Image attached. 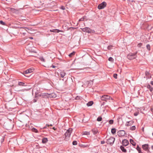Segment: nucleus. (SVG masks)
Masks as SVG:
<instances>
[{
  "label": "nucleus",
  "mask_w": 153,
  "mask_h": 153,
  "mask_svg": "<svg viewBox=\"0 0 153 153\" xmlns=\"http://www.w3.org/2000/svg\"><path fill=\"white\" fill-rule=\"evenodd\" d=\"M72 129L69 128V129L67 130L66 132L64 134V136L65 138V141H67L69 139V138L71 135V134L72 131Z\"/></svg>",
  "instance_id": "nucleus-1"
},
{
  "label": "nucleus",
  "mask_w": 153,
  "mask_h": 153,
  "mask_svg": "<svg viewBox=\"0 0 153 153\" xmlns=\"http://www.w3.org/2000/svg\"><path fill=\"white\" fill-rule=\"evenodd\" d=\"M100 98L102 100L105 101L107 102L109 100H113V99L110 96L108 95H104L102 96Z\"/></svg>",
  "instance_id": "nucleus-2"
},
{
  "label": "nucleus",
  "mask_w": 153,
  "mask_h": 153,
  "mask_svg": "<svg viewBox=\"0 0 153 153\" xmlns=\"http://www.w3.org/2000/svg\"><path fill=\"white\" fill-rule=\"evenodd\" d=\"M137 52L130 53L127 56V58L129 59H133L136 58L137 57Z\"/></svg>",
  "instance_id": "nucleus-3"
},
{
  "label": "nucleus",
  "mask_w": 153,
  "mask_h": 153,
  "mask_svg": "<svg viewBox=\"0 0 153 153\" xmlns=\"http://www.w3.org/2000/svg\"><path fill=\"white\" fill-rule=\"evenodd\" d=\"M81 29L82 31L87 32L88 33H94V30H92L90 28L88 27H86Z\"/></svg>",
  "instance_id": "nucleus-4"
},
{
  "label": "nucleus",
  "mask_w": 153,
  "mask_h": 153,
  "mask_svg": "<svg viewBox=\"0 0 153 153\" xmlns=\"http://www.w3.org/2000/svg\"><path fill=\"white\" fill-rule=\"evenodd\" d=\"M115 138L113 137H110L107 141L106 143L108 144L112 145L114 143Z\"/></svg>",
  "instance_id": "nucleus-5"
},
{
  "label": "nucleus",
  "mask_w": 153,
  "mask_h": 153,
  "mask_svg": "<svg viewBox=\"0 0 153 153\" xmlns=\"http://www.w3.org/2000/svg\"><path fill=\"white\" fill-rule=\"evenodd\" d=\"M106 4H107L106 2L105 1L103 2L98 5V8L99 9H103L106 7Z\"/></svg>",
  "instance_id": "nucleus-6"
},
{
  "label": "nucleus",
  "mask_w": 153,
  "mask_h": 153,
  "mask_svg": "<svg viewBox=\"0 0 153 153\" xmlns=\"http://www.w3.org/2000/svg\"><path fill=\"white\" fill-rule=\"evenodd\" d=\"M36 95L37 96H39L42 98L47 97L48 96V94L46 93H40L39 94H37L36 93Z\"/></svg>",
  "instance_id": "nucleus-7"
},
{
  "label": "nucleus",
  "mask_w": 153,
  "mask_h": 153,
  "mask_svg": "<svg viewBox=\"0 0 153 153\" xmlns=\"http://www.w3.org/2000/svg\"><path fill=\"white\" fill-rule=\"evenodd\" d=\"M126 132L124 130H120L117 132V135L119 137L124 136Z\"/></svg>",
  "instance_id": "nucleus-8"
},
{
  "label": "nucleus",
  "mask_w": 153,
  "mask_h": 153,
  "mask_svg": "<svg viewBox=\"0 0 153 153\" xmlns=\"http://www.w3.org/2000/svg\"><path fill=\"white\" fill-rule=\"evenodd\" d=\"M142 148L144 150L146 151H147L148 152H149V145L148 144H145L142 145Z\"/></svg>",
  "instance_id": "nucleus-9"
},
{
  "label": "nucleus",
  "mask_w": 153,
  "mask_h": 153,
  "mask_svg": "<svg viewBox=\"0 0 153 153\" xmlns=\"http://www.w3.org/2000/svg\"><path fill=\"white\" fill-rule=\"evenodd\" d=\"M33 69H34L33 68H31L25 71L24 72V73L25 74L30 73L33 72Z\"/></svg>",
  "instance_id": "nucleus-10"
},
{
  "label": "nucleus",
  "mask_w": 153,
  "mask_h": 153,
  "mask_svg": "<svg viewBox=\"0 0 153 153\" xmlns=\"http://www.w3.org/2000/svg\"><path fill=\"white\" fill-rule=\"evenodd\" d=\"M128 144L129 142L126 139H124L123 140L122 144L124 146H126L128 145Z\"/></svg>",
  "instance_id": "nucleus-11"
},
{
  "label": "nucleus",
  "mask_w": 153,
  "mask_h": 153,
  "mask_svg": "<svg viewBox=\"0 0 153 153\" xmlns=\"http://www.w3.org/2000/svg\"><path fill=\"white\" fill-rule=\"evenodd\" d=\"M134 123L133 120H131L127 122L125 124V126H128L132 125Z\"/></svg>",
  "instance_id": "nucleus-12"
},
{
  "label": "nucleus",
  "mask_w": 153,
  "mask_h": 153,
  "mask_svg": "<svg viewBox=\"0 0 153 153\" xmlns=\"http://www.w3.org/2000/svg\"><path fill=\"white\" fill-rule=\"evenodd\" d=\"M91 131L94 134H96L98 132V130L96 128H94L92 129Z\"/></svg>",
  "instance_id": "nucleus-13"
},
{
  "label": "nucleus",
  "mask_w": 153,
  "mask_h": 153,
  "mask_svg": "<svg viewBox=\"0 0 153 153\" xmlns=\"http://www.w3.org/2000/svg\"><path fill=\"white\" fill-rule=\"evenodd\" d=\"M50 31L51 32L59 33V32H62V31L59 30L58 29H53L50 30Z\"/></svg>",
  "instance_id": "nucleus-14"
},
{
  "label": "nucleus",
  "mask_w": 153,
  "mask_h": 153,
  "mask_svg": "<svg viewBox=\"0 0 153 153\" xmlns=\"http://www.w3.org/2000/svg\"><path fill=\"white\" fill-rule=\"evenodd\" d=\"M120 149L123 152H127V151L126 149H125L124 147L123 146H120Z\"/></svg>",
  "instance_id": "nucleus-15"
},
{
  "label": "nucleus",
  "mask_w": 153,
  "mask_h": 153,
  "mask_svg": "<svg viewBox=\"0 0 153 153\" xmlns=\"http://www.w3.org/2000/svg\"><path fill=\"white\" fill-rule=\"evenodd\" d=\"M66 73L64 71H62L60 73V76L63 78L65 76Z\"/></svg>",
  "instance_id": "nucleus-16"
},
{
  "label": "nucleus",
  "mask_w": 153,
  "mask_h": 153,
  "mask_svg": "<svg viewBox=\"0 0 153 153\" xmlns=\"http://www.w3.org/2000/svg\"><path fill=\"white\" fill-rule=\"evenodd\" d=\"M48 141V139L47 138H43L42 139V143H45Z\"/></svg>",
  "instance_id": "nucleus-17"
},
{
  "label": "nucleus",
  "mask_w": 153,
  "mask_h": 153,
  "mask_svg": "<svg viewBox=\"0 0 153 153\" xmlns=\"http://www.w3.org/2000/svg\"><path fill=\"white\" fill-rule=\"evenodd\" d=\"M147 88L149 89L150 91H152L153 90V88L150 85H147Z\"/></svg>",
  "instance_id": "nucleus-18"
},
{
  "label": "nucleus",
  "mask_w": 153,
  "mask_h": 153,
  "mask_svg": "<svg viewBox=\"0 0 153 153\" xmlns=\"http://www.w3.org/2000/svg\"><path fill=\"white\" fill-rule=\"evenodd\" d=\"M130 141L131 144L133 146H135L136 145V143L134 142L133 140L131 139L130 140Z\"/></svg>",
  "instance_id": "nucleus-19"
},
{
  "label": "nucleus",
  "mask_w": 153,
  "mask_h": 153,
  "mask_svg": "<svg viewBox=\"0 0 153 153\" xmlns=\"http://www.w3.org/2000/svg\"><path fill=\"white\" fill-rule=\"evenodd\" d=\"M93 104V101H90L87 103V105L88 106L92 105Z\"/></svg>",
  "instance_id": "nucleus-20"
},
{
  "label": "nucleus",
  "mask_w": 153,
  "mask_h": 153,
  "mask_svg": "<svg viewBox=\"0 0 153 153\" xmlns=\"http://www.w3.org/2000/svg\"><path fill=\"white\" fill-rule=\"evenodd\" d=\"M136 149L138 151L139 153H141L142 152L140 150V148L139 147V146H137Z\"/></svg>",
  "instance_id": "nucleus-21"
},
{
  "label": "nucleus",
  "mask_w": 153,
  "mask_h": 153,
  "mask_svg": "<svg viewBox=\"0 0 153 153\" xmlns=\"http://www.w3.org/2000/svg\"><path fill=\"white\" fill-rule=\"evenodd\" d=\"M32 131L34 132L35 133H37L38 132V131L35 128H33L32 129Z\"/></svg>",
  "instance_id": "nucleus-22"
},
{
  "label": "nucleus",
  "mask_w": 153,
  "mask_h": 153,
  "mask_svg": "<svg viewBox=\"0 0 153 153\" xmlns=\"http://www.w3.org/2000/svg\"><path fill=\"white\" fill-rule=\"evenodd\" d=\"M116 130L115 128H112L111 130V132L112 134H114L116 133Z\"/></svg>",
  "instance_id": "nucleus-23"
},
{
  "label": "nucleus",
  "mask_w": 153,
  "mask_h": 153,
  "mask_svg": "<svg viewBox=\"0 0 153 153\" xmlns=\"http://www.w3.org/2000/svg\"><path fill=\"white\" fill-rule=\"evenodd\" d=\"M18 85L19 86H24L25 85V83L23 82H19L18 83Z\"/></svg>",
  "instance_id": "nucleus-24"
},
{
  "label": "nucleus",
  "mask_w": 153,
  "mask_h": 153,
  "mask_svg": "<svg viewBox=\"0 0 153 153\" xmlns=\"http://www.w3.org/2000/svg\"><path fill=\"white\" fill-rule=\"evenodd\" d=\"M108 60L109 61L112 62H113L114 61V59L111 57H109Z\"/></svg>",
  "instance_id": "nucleus-25"
},
{
  "label": "nucleus",
  "mask_w": 153,
  "mask_h": 153,
  "mask_svg": "<svg viewBox=\"0 0 153 153\" xmlns=\"http://www.w3.org/2000/svg\"><path fill=\"white\" fill-rule=\"evenodd\" d=\"M75 54V52H73L71 53L69 55V56L70 57H72L73 55H74Z\"/></svg>",
  "instance_id": "nucleus-26"
},
{
  "label": "nucleus",
  "mask_w": 153,
  "mask_h": 153,
  "mask_svg": "<svg viewBox=\"0 0 153 153\" xmlns=\"http://www.w3.org/2000/svg\"><path fill=\"white\" fill-rule=\"evenodd\" d=\"M130 129L131 130H134L136 129V127L135 126H134L131 127Z\"/></svg>",
  "instance_id": "nucleus-27"
},
{
  "label": "nucleus",
  "mask_w": 153,
  "mask_h": 153,
  "mask_svg": "<svg viewBox=\"0 0 153 153\" xmlns=\"http://www.w3.org/2000/svg\"><path fill=\"white\" fill-rule=\"evenodd\" d=\"M102 120V118L101 117H99L97 119V121H100Z\"/></svg>",
  "instance_id": "nucleus-28"
},
{
  "label": "nucleus",
  "mask_w": 153,
  "mask_h": 153,
  "mask_svg": "<svg viewBox=\"0 0 153 153\" xmlns=\"http://www.w3.org/2000/svg\"><path fill=\"white\" fill-rule=\"evenodd\" d=\"M146 48L149 51L150 50V45L149 44H147L146 46Z\"/></svg>",
  "instance_id": "nucleus-29"
},
{
  "label": "nucleus",
  "mask_w": 153,
  "mask_h": 153,
  "mask_svg": "<svg viewBox=\"0 0 153 153\" xmlns=\"http://www.w3.org/2000/svg\"><path fill=\"white\" fill-rule=\"evenodd\" d=\"M40 60L43 62H45V59L43 58V57L42 56L40 57L39 58Z\"/></svg>",
  "instance_id": "nucleus-30"
},
{
  "label": "nucleus",
  "mask_w": 153,
  "mask_h": 153,
  "mask_svg": "<svg viewBox=\"0 0 153 153\" xmlns=\"http://www.w3.org/2000/svg\"><path fill=\"white\" fill-rule=\"evenodd\" d=\"M72 144L74 145H76L77 144V142L76 141H73Z\"/></svg>",
  "instance_id": "nucleus-31"
},
{
  "label": "nucleus",
  "mask_w": 153,
  "mask_h": 153,
  "mask_svg": "<svg viewBox=\"0 0 153 153\" xmlns=\"http://www.w3.org/2000/svg\"><path fill=\"white\" fill-rule=\"evenodd\" d=\"M114 122V121L112 120H110L109 121V123L110 124H113Z\"/></svg>",
  "instance_id": "nucleus-32"
},
{
  "label": "nucleus",
  "mask_w": 153,
  "mask_h": 153,
  "mask_svg": "<svg viewBox=\"0 0 153 153\" xmlns=\"http://www.w3.org/2000/svg\"><path fill=\"white\" fill-rule=\"evenodd\" d=\"M84 20V16H83L82 18H81L79 20V21L80 22V21H83Z\"/></svg>",
  "instance_id": "nucleus-33"
},
{
  "label": "nucleus",
  "mask_w": 153,
  "mask_h": 153,
  "mask_svg": "<svg viewBox=\"0 0 153 153\" xmlns=\"http://www.w3.org/2000/svg\"><path fill=\"white\" fill-rule=\"evenodd\" d=\"M142 45V44L141 43H140L138 44L137 46L138 47H141Z\"/></svg>",
  "instance_id": "nucleus-34"
},
{
  "label": "nucleus",
  "mask_w": 153,
  "mask_h": 153,
  "mask_svg": "<svg viewBox=\"0 0 153 153\" xmlns=\"http://www.w3.org/2000/svg\"><path fill=\"white\" fill-rule=\"evenodd\" d=\"M117 74H113V77L115 78V79H117Z\"/></svg>",
  "instance_id": "nucleus-35"
},
{
  "label": "nucleus",
  "mask_w": 153,
  "mask_h": 153,
  "mask_svg": "<svg viewBox=\"0 0 153 153\" xmlns=\"http://www.w3.org/2000/svg\"><path fill=\"white\" fill-rule=\"evenodd\" d=\"M0 23L1 24L3 25H4L5 24L4 22L2 21L1 20L0 21Z\"/></svg>",
  "instance_id": "nucleus-36"
},
{
  "label": "nucleus",
  "mask_w": 153,
  "mask_h": 153,
  "mask_svg": "<svg viewBox=\"0 0 153 153\" xmlns=\"http://www.w3.org/2000/svg\"><path fill=\"white\" fill-rule=\"evenodd\" d=\"M51 95L52 97H55L56 96V95L53 93H52Z\"/></svg>",
  "instance_id": "nucleus-37"
},
{
  "label": "nucleus",
  "mask_w": 153,
  "mask_h": 153,
  "mask_svg": "<svg viewBox=\"0 0 153 153\" xmlns=\"http://www.w3.org/2000/svg\"><path fill=\"white\" fill-rule=\"evenodd\" d=\"M112 47V45L109 46H108V49L110 50V49H111V48Z\"/></svg>",
  "instance_id": "nucleus-38"
},
{
  "label": "nucleus",
  "mask_w": 153,
  "mask_h": 153,
  "mask_svg": "<svg viewBox=\"0 0 153 153\" xmlns=\"http://www.w3.org/2000/svg\"><path fill=\"white\" fill-rule=\"evenodd\" d=\"M138 114V113H137V112H136V113H135L134 114V115L135 116H137Z\"/></svg>",
  "instance_id": "nucleus-39"
},
{
  "label": "nucleus",
  "mask_w": 153,
  "mask_h": 153,
  "mask_svg": "<svg viewBox=\"0 0 153 153\" xmlns=\"http://www.w3.org/2000/svg\"><path fill=\"white\" fill-rule=\"evenodd\" d=\"M105 143V142L104 141H102L101 142V143L102 144H104Z\"/></svg>",
  "instance_id": "nucleus-40"
},
{
  "label": "nucleus",
  "mask_w": 153,
  "mask_h": 153,
  "mask_svg": "<svg viewBox=\"0 0 153 153\" xmlns=\"http://www.w3.org/2000/svg\"><path fill=\"white\" fill-rule=\"evenodd\" d=\"M80 98V97L78 96H77L76 97V99H79Z\"/></svg>",
  "instance_id": "nucleus-41"
},
{
  "label": "nucleus",
  "mask_w": 153,
  "mask_h": 153,
  "mask_svg": "<svg viewBox=\"0 0 153 153\" xmlns=\"http://www.w3.org/2000/svg\"><path fill=\"white\" fill-rule=\"evenodd\" d=\"M89 132H86V133H85V134H86V135H87V134H89Z\"/></svg>",
  "instance_id": "nucleus-42"
},
{
  "label": "nucleus",
  "mask_w": 153,
  "mask_h": 153,
  "mask_svg": "<svg viewBox=\"0 0 153 153\" xmlns=\"http://www.w3.org/2000/svg\"><path fill=\"white\" fill-rule=\"evenodd\" d=\"M151 84L153 85V81H152L151 82Z\"/></svg>",
  "instance_id": "nucleus-43"
},
{
  "label": "nucleus",
  "mask_w": 153,
  "mask_h": 153,
  "mask_svg": "<svg viewBox=\"0 0 153 153\" xmlns=\"http://www.w3.org/2000/svg\"><path fill=\"white\" fill-rule=\"evenodd\" d=\"M47 128V126H45L43 128V129H45V128Z\"/></svg>",
  "instance_id": "nucleus-44"
},
{
  "label": "nucleus",
  "mask_w": 153,
  "mask_h": 153,
  "mask_svg": "<svg viewBox=\"0 0 153 153\" xmlns=\"http://www.w3.org/2000/svg\"><path fill=\"white\" fill-rule=\"evenodd\" d=\"M46 126L49 127V125L47 124L46 125Z\"/></svg>",
  "instance_id": "nucleus-45"
},
{
  "label": "nucleus",
  "mask_w": 153,
  "mask_h": 153,
  "mask_svg": "<svg viewBox=\"0 0 153 153\" xmlns=\"http://www.w3.org/2000/svg\"><path fill=\"white\" fill-rule=\"evenodd\" d=\"M36 102V100H33V102Z\"/></svg>",
  "instance_id": "nucleus-46"
},
{
  "label": "nucleus",
  "mask_w": 153,
  "mask_h": 153,
  "mask_svg": "<svg viewBox=\"0 0 153 153\" xmlns=\"http://www.w3.org/2000/svg\"><path fill=\"white\" fill-rule=\"evenodd\" d=\"M55 67H55V66H54V65H52V67L53 68H55Z\"/></svg>",
  "instance_id": "nucleus-47"
},
{
  "label": "nucleus",
  "mask_w": 153,
  "mask_h": 153,
  "mask_svg": "<svg viewBox=\"0 0 153 153\" xmlns=\"http://www.w3.org/2000/svg\"><path fill=\"white\" fill-rule=\"evenodd\" d=\"M53 129L54 130H55V129H56V128H55V127L53 128Z\"/></svg>",
  "instance_id": "nucleus-48"
},
{
  "label": "nucleus",
  "mask_w": 153,
  "mask_h": 153,
  "mask_svg": "<svg viewBox=\"0 0 153 153\" xmlns=\"http://www.w3.org/2000/svg\"><path fill=\"white\" fill-rule=\"evenodd\" d=\"M53 126V125H52L51 124L49 125V126Z\"/></svg>",
  "instance_id": "nucleus-49"
},
{
  "label": "nucleus",
  "mask_w": 153,
  "mask_h": 153,
  "mask_svg": "<svg viewBox=\"0 0 153 153\" xmlns=\"http://www.w3.org/2000/svg\"><path fill=\"white\" fill-rule=\"evenodd\" d=\"M152 149L153 150V145L152 146Z\"/></svg>",
  "instance_id": "nucleus-50"
},
{
  "label": "nucleus",
  "mask_w": 153,
  "mask_h": 153,
  "mask_svg": "<svg viewBox=\"0 0 153 153\" xmlns=\"http://www.w3.org/2000/svg\"><path fill=\"white\" fill-rule=\"evenodd\" d=\"M20 28H26V27H20Z\"/></svg>",
  "instance_id": "nucleus-51"
},
{
  "label": "nucleus",
  "mask_w": 153,
  "mask_h": 153,
  "mask_svg": "<svg viewBox=\"0 0 153 153\" xmlns=\"http://www.w3.org/2000/svg\"><path fill=\"white\" fill-rule=\"evenodd\" d=\"M19 91H23V90H19Z\"/></svg>",
  "instance_id": "nucleus-52"
},
{
  "label": "nucleus",
  "mask_w": 153,
  "mask_h": 153,
  "mask_svg": "<svg viewBox=\"0 0 153 153\" xmlns=\"http://www.w3.org/2000/svg\"><path fill=\"white\" fill-rule=\"evenodd\" d=\"M23 34L24 35H25V33H23Z\"/></svg>",
  "instance_id": "nucleus-53"
},
{
  "label": "nucleus",
  "mask_w": 153,
  "mask_h": 153,
  "mask_svg": "<svg viewBox=\"0 0 153 153\" xmlns=\"http://www.w3.org/2000/svg\"><path fill=\"white\" fill-rule=\"evenodd\" d=\"M62 9L63 10H64L65 9V8H62Z\"/></svg>",
  "instance_id": "nucleus-54"
},
{
  "label": "nucleus",
  "mask_w": 153,
  "mask_h": 153,
  "mask_svg": "<svg viewBox=\"0 0 153 153\" xmlns=\"http://www.w3.org/2000/svg\"><path fill=\"white\" fill-rule=\"evenodd\" d=\"M30 39H32L33 38H30Z\"/></svg>",
  "instance_id": "nucleus-55"
},
{
  "label": "nucleus",
  "mask_w": 153,
  "mask_h": 153,
  "mask_svg": "<svg viewBox=\"0 0 153 153\" xmlns=\"http://www.w3.org/2000/svg\"><path fill=\"white\" fill-rule=\"evenodd\" d=\"M152 135H153V133H152Z\"/></svg>",
  "instance_id": "nucleus-56"
}]
</instances>
